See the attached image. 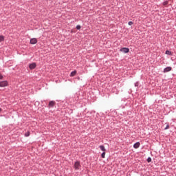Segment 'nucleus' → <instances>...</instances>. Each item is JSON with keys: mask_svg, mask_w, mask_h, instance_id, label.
I'll return each mask as SVG.
<instances>
[{"mask_svg": "<svg viewBox=\"0 0 176 176\" xmlns=\"http://www.w3.org/2000/svg\"><path fill=\"white\" fill-rule=\"evenodd\" d=\"M54 107H56V101L54 100L50 101L47 106V109H50L52 108H54Z\"/></svg>", "mask_w": 176, "mask_h": 176, "instance_id": "nucleus-1", "label": "nucleus"}, {"mask_svg": "<svg viewBox=\"0 0 176 176\" xmlns=\"http://www.w3.org/2000/svg\"><path fill=\"white\" fill-rule=\"evenodd\" d=\"M74 167L75 170H80V167H82V165H80V162L76 161L74 163Z\"/></svg>", "mask_w": 176, "mask_h": 176, "instance_id": "nucleus-2", "label": "nucleus"}, {"mask_svg": "<svg viewBox=\"0 0 176 176\" xmlns=\"http://www.w3.org/2000/svg\"><path fill=\"white\" fill-rule=\"evenodd\" d=\"M8 85L9 83L7 80L0 81V87H6Z\"/></svg>", "mask_w": 176, "mask_h": 176, "instance_id": "nucleus-3", "label": "nucleus"}, {"mask_svg": "<svg viewBox=\"0 0 176 176\" xmlns=\"http://www.w3.org/2000/svg\"><path fill=\"white\" fill-rule=\"evenodd\" d=\"M30 45H36V43H38V40L36 38H32L30 39Z\"/></svg>", "mask_w": 176, "mask_h": 176, "instance_id": "nucleus-4", "label": "nucleus"}, {"mask_svg": "<svg viewBox=\"0 0 176 176\" xmlns=\"http://www.w3.org/2000/svg\"><path fill=\"white\" fill-rule=\"evenodd\" d=\"M120 52H122V53L126 54L130 52V49L128 47H122L120 50Z\"/></svg>", "mask_w": 176, "mask_h": 176, "instance_id": "nucleus-5", "label": "nucleus"}, {"mask_svg": "<svg viewBox=\"0 0 176 176\" xmlns=\"http://www.w3.org/2000/svg\"><path fill=\"white\" fill-rule=\"evenodd\" d=\"M171 69H173V67L168 66L164 69L163 72H164V74H166L167 72H170V71H171Z\"/></svg>", "mask_w": 176, "mask_h": 176, "instance_id": "nucleus-6", "label": "nucleus"}, {"mask_svg": "<svg viewBox=\"0 0 176 176\" xmlns=\"http://www.w3.org/2000/svg\"><path fill=\"white\" fill-rule=\"evenodd\" d=\"M29 68L30 69H35L36 68V63H32L29 65Z\"/></svg>", "mask_w": 176, "mask_h": 176, "instance_id": "nucleus-7", "label": "nucleus"}, {"mask_svg": "<svg viewBox=\"0 0 176 176\" xmlns=\"http://www.w3.org/2000/svg\"><path fill=\"white\" fill-rule=\"evenodd\" d=\"M140 145H141V143L140 142H137L133 144L134 149H138L140 148Z\"/></svg>", "mask_w": 176, "mask_h": 176, "instance_id": "nucleus-8", "label": "nucleus"}, {"mask_svg": "<svg viewBox=\"0 0 176 176\" xmlns=\"http://www.w3.org/2000/svg\"><path fill=\"white\" fill-rule=\"evenodd\" d=\"M77 72H77L76 70H74V71L70 73L69 76H71V77L75 76V75H76Z\"/></svg>", "mask_w": 176, "mask_h": 176, "instance_id": "nucleus-9", "label": "nucleus"}, {"mask_svg": "<svg viewBox=\"0 0 176 176\" xmlns=\"http://www.w3.org/2000/svg\"><path fill=\"white\" fill-rule=\"evenodd\" d=\"M99 148L100 150L102 151V152H105V151H107V149H105V146L104 145L99 146Z\"/></svg>", "mask_w": 176, "mask_h": 176, "instance_id": "nucleus-10", "label": "nucleus"}, {"mask_svg": "<svg viewBox=\"0 0 176 176\" xmlns=\"http://www.w3.org/2000/svg\"><path fill=\"white\" fill-rule=\"evenodd\" d=\"M165 54H167L168 56H173V52H171L170 50H166L165 52Z\"/></svg>", "mask_w": 176, "mask_h": 176, "instance_id": "nucleus-11", "label": "nucleus"}, {"mask_svg": "<svg viewBox=\"0 0 176 176\" xmlns=\"http://www.w3.org/2000/svg\"><path fill=\"white\" fill-rule=\"evenodd\" d=\"M31 133L30 132V131H28L26 133H25L24 134V137H30Z\"/></svg>", "mask_w": 176, "mask_h": 176, "instance_id": "nucleus-12", "label": "nucleus"}, {"mask_svg": "<svg viewBox=\"0 0 176 176\" xmlns=\"http://www.w3.org/2000/svg\"><path fill=\"white\" fill-rule=\"evenodd\" d=\"M5 41V36L1 35L0 36V42H3Z\"/></svg>", "mask_w": 176, "mask_h": 176, "instance_id": "nucleus-13", "label": "nucleus"}, {"mask_svg": "<svg viewBox=\"0 0 176 176\" xmlns=\"http://www.w3.org/2000/svg\"><path fill=\"white\" fill-rule=\"evenodd\" d=\"M166 126L164 128V130H168L170 129V124L166 123Z\"/></svg>", "mask_w": 176, "mask_h": 176, "instance_id": "nucleus-14", "label": "nucleus"}, {"mask_svg": "<svg viewBox=\"0 0 176 176\" xmlns=\"http://www.w3.org/2000/svg\"><path fill=\"white\" fill-rule=\"evenodd\" d=\"M101 158L102 159H105V151H103L101 154Z\"/></svg>", "mask_w": 176, "mask_h": 176, "instance_id": "nucleus-15", "label": "nucleus"}, {"mask_svg": "<svg viewBox=\"0 0 176 176\" xmlns=\"http://www.w3.org/2000/svg\"><path fill=\"white\" fill-rule=\"evenodd\" d=\"M162 5H164V6H167L168 5V1H164Z\"/></svg>", "mask_w": 176, "mask_h": 176, "instance_id": "nucleus-16", "label": "nucleus"}, {"mask_svg": "<svg viewBox=\"0 0 176 176\" xmlns=\"http://www.w3.org/2000/svg\"><path fill=\"white\" fill-rule=\"evenodd\" d=\"M139 85H140V82L138 81V82H135V84H134L135 87H138Z\"/></svg>", "mask_w": 176, "mask_h": 176, "instance_id": "nucleus-17", "label": "nucleus"}, {"mask_svg": "<svg viewBox=\"0 0 176 176\" xmlns=\"http://www.w3.org/2000/svg\"><path fill=\"white\" fill-rule=\"evenodd\" d=\"M147 162H148V163H151V162H152V158H151V157H148L147 158Z\"/></svg>", "mask_w": 176, "mask_h": 176, "instance_id": "nucleus-18", "label": "nucleus"}, {"mask_svg": "<svg viewBox=\"0 0 176 176\" xmlns=\"http://www.w3.org/2000/svg\"><path fill=\"white\" fill-rule=\"evenodd\" d=\"M76 28V30H80V28H82V26H80V25H77Z\"/></svg>", "mask_w": 176, "mask_h": 176, "instance_id": "nucleus-19", "label": "nucleus"}, {"mask_svg": "<svg viewBox=\"0 0 176 176\" xmlns=\"http://www.w3.org/2000/svg\"><path fill=\"white\" fill-rule=\"evenodd\" d=\"M133 21H129V22L128 23V25H133Z\"/></svg>", "mask_w": 176, "mask_h": 176, "instance_id": "nucleus-20", "label": "nucleus"}, {"mask_svg": "<svg viewBox=\"0 0 176 176\" xmlns=\"http://www.w3.org/2000/svg\"><path fill=\"white\" fill-rule=\"evenodd\" d=\"M2 79H3V76H2V74H0V80H2Z\"/></svg>", "mask_w": 176, "mask_h": 176, "instance_id": "nucleus-21", "label": "nucleus"}, {"mask_svg": "<svg viewBox=\"0 0 176 176\" xmlns=\"http://www.w3.org/2000/svg\"><path fill=\"white\" fill-rule=\"evenodd\" d=\"M0 112H2V109L1 108H0Z\"/></svg>", "mask_w": 176, "mask_h": 176, "instance_id": "nucleus-22", "label": "nucleus"}]
</instances>
